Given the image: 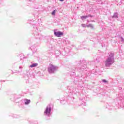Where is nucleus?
<instances>
[{"label": "nucleus", "mask_w": 124, "mask_h": 124, "mask_svg": "<svg viewBox=\"0 0 124 124\" xmlns=\"http://www.w3.org/2000/svg\"><path fill=\"white\" fill-rule=\"evenodd\" d=\"M54 34L57 37H61L62 35H63V32L62 31L54 32Z\"/></svg>", "instance_id": "f03ea898"}, {"label": "nucleus", "mask_w": 124, "mask_h": 124, "mask_svg": "<svg viewBox=\"0 0 124 124\" xmlns=\"http://www.w3.org/2000/svg\"><path fill=\"white\" fill-rule=\"evenodd\" d=\"M53 66L52 67H50L48 69V71L49 72V73H53Z\"/></svg>", "instance_id": "39448f33"}, {"label": "nucleus", "mask_w": 124, "mask_h": 124, "mask_svg": "<svg viewBox=\"0 0 124 124\" xmlns=\"http://www.w3.org/2000/svg\"><path fill=\"white\" fill-rule=\"evenodd\" d=\"M52 15H55L56 14V10H54L51 13Z\"/></svg>", "instance_id": "1a4fd4ad"}, {"label": "nucleus", "mask_w": 124, "mask_h": 124, "mask_svg": "<svg viewBox=\"0 0 124 124\" xmlns=\"http://www.w3.org/2000/svg\"><path fill=\"white\" fill-rule=\"evenodd\" d=\"M51 110V108L47 107L45 111V114H46V115H50Z\"/></svg>", "instance_id": "7ed1b4c3"}, {"label": "nucleus", "mask_w": 124, "mask_h": 124, "mask_svg": "<svg viewBox=\"0 0 124 124\" xmlns=\"http://www.w3.org/2000/svg\"><path fill=\"white\" fill-rule=\"evenodd\" d=\"M37 65H38V63H33L30 65V67H35V66H37Z\"/></svg>", "instance_id": "423d86ee"}, {"label": "nucleus", "mask_w": 124, "mask_h": 124, "mask_svg": "<svg viewBox=\"0 0 124 124\" xmlns=\"http://www.w3.org/2000/svg\"><path fill=\"white\" fill-rule=\"evenodd\" d=\"M88 17H89V16H80V18L82 19V20H84L85 19H87V18H88Z\"/></svg>", "instance_id": "20e7f679"}, {"label": "nucleus", "mask_w": 124, "mask_h": 124, "mask_svg": "<svg viewBox=\"0 0 124 124\" xmlns=\"http://www.w3.org/2000/svg\"><path fill=\"white\" fill-rule=\"evenodd\" d=\"M29 103H31V100H28V99L26 100L25 104L28 105V104H29Z\"/></svg>", "instance_id": "0eeeda50"}, {"label": "nucleus", "mask_w": 124, "mask_h": 124, "mask_svg": "<svg viewBox=\"0 0 124 124\" xmlns=\"http://www.w3.org/2000/svg\"><path fill=\"white\" fill-rule=\"evenodd\" d=\"M87 28H93V25L92 24H89L87 26Z\"/></svg>", "instance_id": "6e6552de"}, {"label": "nucleus", "mask_w": 124, "mask_h": 124, "mask_svg": "<svg viewBox=\"0 0 124 124\" xmlns=\"http://www.w3.org/2000/svg\"><path fill=\"white\" fill-rule=\"evenodd\" d=\"M102 81H103L104 83H108V81L106 80V79H103V80H102Z\"/></svg>", "instance_id": "9d476101"}, {"label": "nucleus", "mask_w": 124, "mask_h": 124, "mask_svg": "<svg viewBox=\"0 0 124 124\" xmlns=\"http://www.w3.org/2000/svg\"><path fill=\"white\" fill-rule=\"evenodd\" d=\"M114 62H115L114 59H111L109 57L106 60L105 62V64L106 66H109L110 65H111V64L114 63Z\"/></svg>", "instance_id": "f257e3e1"}]
</instances>
